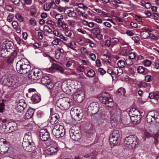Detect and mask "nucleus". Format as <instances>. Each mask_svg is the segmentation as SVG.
Returning <instances> with one entry per match:
<instances>
[{"instance_id": "nucleus-1", "label": "nucleus", "mask_w": 159, "mask_h": 159, "mask_svg": "<svg viewBox=\"0 0 159 159\" xmlns=\"http://www.w3.org/2000/svg\"><path fill=\"white\" fill-rule=\"evenodd\" d=\"M16 68L18 73L24 75L30 71L31 66L27 59H21L17 63Z\"/></svg>"}, {"instance_id": "nucleus-2", "label": "nucleus", "mask_w": 159, "mask_h": 159, "mask_svg": "<svg viewBox=\"0 0 159 159\" xmlns=\"http://www.w3.org/2000/svg\"><path fill=\"white\" fill-rule=\"evenodd\" d=\"M72 103L71 100L67 97H63L58 99L56 102L57 107L62 110L68 109Z\"/></svg>"}, {"instance_id": "nucleus-3", "label": "nucleus", "mask_w": 159, "mask_h": 159, "mask_svg": "<svg viewBox=\"0 0 159 159\" xmlns=\"http://www.w3.org/2000/svg\"><path fill=\"white\" fill-rule=\"evenodd\" d=\"M138 141L136 137L130 135L125 138L124 141V144L130 149H134L138 145Z\"/></svg>"}, {"instance_id": "nucleus-4", "label": "nucleus", "mask_w": 159, "mask_h": 159, "mask_svg": "<svg viewBox=\"0 0 159 159\" xmlns=\"http://www.w3.org/2000/svg\"><path fill=\"white\" fill-rule=\"evenodd\" d=\"M147 122L150 124L159 123V112L156 111L149 112L146 117Z\"/></svg>"}, {"instance_id": "nucleus-5", "label": "nucleus", "mask_w": 159, "mask_h": 159, "mask_svg": "<svg viewBox=\"0 0 159 159\" xmlns=\"http://www.w3.org/2000/svg\"><path fill=\"white\" fill-rule=\"evenodd\" d=\"M80 128L77 126H72L70 129V137L72 139L77 141L81 138V135L80 134Z\"/></svg>"}, {"instance_id": "nucleus-6", "label": "nucleus", "mask_w": 159, "mask_h": 159, "mask_svg": "<svg viewBox=\"0 0 159 159\" xmlns=\"http://www.w3.org/2000/svg\"><path fill=\"white\" fill-rule=\"evenodd\" d=\"M43 75V72L39 69L32 70L28 75V78L31 80H38L41 78Z\"/></svg>"}, {"instance_id": "nucleus-7", "label": "nucleus", "mask_w": 159, "mask_h": 159, "mask_svg": "<svg viewBox=\"0 0 159 159\" xmlns=\"http://www.w3.org/2000/svg\"><path fill=\"white\" fill-rule=\"evenodd\" d=\"M52 132L54 136L57 138L63 137L65 134V130L64 127L59 125L54 126Z\"/></svg>"}, {"instance_id": "nucleus-8", "label": "nucleus", "mask_w": 159, "mask_h": 159, "mask_svg": "<svg viewBox=\"0 0 159 159\" xmlns=\"http://www.w3.org/2000/svg\"><path fill=\"white\" fill-rule=\"evenodd\" d=\"M102 96L99 98V100L102 103L107 106L111 107L113 105V99L111 98L109 95L107 93H105Z\"/></svg>"}, {"instance_id": "nucleus-9", "label": "nucleus", "mask_w": 159, "mask_h": 159, "mask_svg": "<svg viewBox=\"0 0 159 159\" xmlns=\"http://www.w3.org/2000/svg\"><path fill=\"white\" fill-rule=\"evenodd\" d=\"M51 147L44 151V154L46 155H50L56 153L58 150V146L55 141H52Z\"/></svg>"}, {"instance_id": "nucleus-10", "label": "nucleus", "mask_w": 159, "mask_h": 159, "mask_svg": "<svg viewBox=\"0 0 159 159\" xmlns=\"http://www.w3.org/2000/svg\"><path fill=\"white\" fill-rule=\"evenodd\" d=\"M99 105L96 102H93L90 104L88 108V114L92 116L96 114L99 111Z\"/></svg>"}, {"instance_id": "nucleus-11", "label": "nucleus", "mask_w": 159, "mask_h": 159, "mask_svg": "<svg viewBox=\"0 0 159 159\" xmlns=\"http://www.w3.org/2000/svg\"><path fill=\"white\" fill-rule=\"evenodd\" d=\"M6 84L7 86L13 87L15 88H17L19 85L18 80L15 76H11L7 78Z\"/></svg>"}, {"instance_id": "nucleus-12", "label": "nucleus", "mask_w": 159, "mask_h": 159, "mask_svg": "<svg viewBox=\"0 0 159 159\" xmlns=\"http://www.w3.org/2000/svg\"><path fill=\"white\" fill-rule=\"evenodd\" d=\"M22 145L24 149L28 152H32L35 149V146L33 142L31 143L22 142Z\"/></svg>"}, {"instance_id": "nucleus-13", "label": "nucleus", "mask_w": 159, "mask_h": 159, "mask_svg": "<svg viewBox=\"0 0 159 159\" xmlns=\"http://www.w3.org/2000/svg\"><path fill=\"white\" fill-rule=\"evenodd\" d=\"M40 139L43 141L47 140L49 138L50 134L48 131L45 129L40 130L39 133Z\"/></svg>"}, {"instance_id": "nucleus-14", "label": "nucleus", "mask_w": 159, "mask_h": 159, "mask_svg": "<svg viewBox=\"0 0 159 159\" xmlns=\"http://www.w3.org/2000/svg\"><path fill=\"white\" fill-rule=\"evenodd\" d=\"M111 119L114 121H116L120 117L119 112L116 108L114 109L111 110L110 112Z\"/></svg>"}, {"instance_id": "nucleus-15", "label": "nucleus", "mask_w": 159, "mask_h": 159, "mask_svg": "<svg viewBox=\"0 0 159 159\" xmlns=\"http://www.w3.org/2000/svg\"><path fill=\"white\" fill-rule=\"evenodd\" d=\"M74 98L77 102L79 103L81 102L84 99V92L82 91H77L74 95Z\"/></svg>"}, {"instance_id": "nucleus-16", "label": "nucleus", "mask_w": 159, "mask_h": 159, "mask_svg": "<svg viewBox=\"0 0 159 159\" xmlns=\"http://www.w3.org/2000/svg\"><path fill=\"white\" fill-rule=\"evenodd\" d=\"M56 7V5L54 1H52L49 3H45L43 5V9L45 11H49L52 8H55Z\"/></svg>"}, {"instance_id": "nucleus-17", "label": "nucleus", "mask_w": 159, "mask_h": 159, "mask_svg": "<svg viewBox=\"0 0 159 159\" xmlns=\"http://www.w3.org/2000/svg\"><path fill=\"white\" fill-rule=\"evenodd\" d=\"M11 52L2 47L0 50V54L1 57L3 58L7 57L10 55Z\"/></svg>"}, {"instance_id": "nucleus-18", "label": "nucleus", "mask_w": 159, "mask_h": 159, "mask_svg": "<svg viewBox=\"0 0 159 159\" xmlns=\"http://www.w3.org/2000/svg\"><path fill=\"white\" fill-rule=\"evenodd\" d=\"M3 48H5L8 50L11 51V48L13 47V43L12 42L7 40L4 42L2 45Z\"/></svg>"}, {"instance_id": "nucleus-19", "label": "nucleus", "mask_w": 159, "mask_h": 159, "mask_svg": "<svg viewBox=\"0 0 159 159\" xmlns=\"http://www.w3.org/2000/svg\"><path fill=\"white\" fill-rule=\"evenodd\" d=\"M34 109L30 108L25 114V119H28L31 118L34 114Z\"/></svg>"}, {"instance_id": "nucleus-20", "label": "nucleus", "mask_w": 159, "mask_h": 159, "mask_svg": "<svg viewBox=\"0 0 159 159\" xmlns=\"http://www.w3.org/2000/svg\"><path fill=\"white\" fill-rule=\"evenodd\" d=\"M41 98L40 95L38 94L35 93L33 94L31 97V100L34 103H39L41 100Z\"/></svg>"}, {"instance_id": "nucleus-21", "label": "nucleus", "mask_w": 159, "mask_h": 159, "mask_svg": "<svg viewBox=\"0 0 159 159\" xmlns=\"http://www.w3.org/2000/svg\"><path fill=\"white\" fill-rule=\"evenodd\" d=\"M33 142L32 137V134L30 132L26 133L23 138V142L31 143Z\"/></svg>"}, {"instance_id": "nucleus-22", "label": "nucleus", "mask_w": 159, "mask_h": 159, "mask_svg": "<svg viewBox=\"0 0 159 159\" xmlns=\"http://www.w3.org/2000/svg\"><path fill=\"white\" fill-rule=\"evenodd\" d=\"M59 119V115L57 114H54L51 116L50 122L52 125L56 124L58 121Z\"/></svg>"}, {"instance_id": "nucleus-23", "label": "nucleus", "mask_w": 159, "mask_h": 159, "mask_svg": "<svg viewBox=\"0 0 159 159\" xmlns=\"http://www.w3.org/2000/svg\"><path fill=\"white\" fill-rule=\"evenodd\" d=\"M50 69H52L58 70L61 73H63L64 70L63 69L61 66L55 63H53Z\"/></svg>"}, {"instance_id": "nucleus-24", "label": "nucleus", "mask_w": 159, "mask_h": 159, "mask_svg": "<svg viewBox=\"0 0 159 159\" xmlns=\"http://www.w3.org/2000/svg\"><path fill=\"white\" fill-rule=\"evenodd\" d=\"M75 114V119L78 120H80L81 119L83 116V113L80 112L79 109H77L74 111Z\"/></svg>"}, {"instance_id": "nucleus-25", "label": "nucleus", "mask_w": 159, "mask_h": 159, "mask_svg": "<svg viewBox=\"0 0 159 159\" xmlns=\"http://www.w3.org/2000/svg\"><path fill=\"white\" fill-rule=\"evenodd\" d=\"M149 97L151 99H154L157 101L159 99V93L154 92L150 93L149 94Z\"/></svg>"}, {"instance_id": "nucleus-26", "label": "nucleus", "mask_w": 159, "mask_h": 159, "mask_svg": "<svg viewBox=\"0 0 159 159\" xmlns=\"http://www.w3.org/2000/svg\"><path fill=\"white\" fill-rule=\"evenodd\" d=\"M109 141L111 145L114 146L117 145L120 141L119 138L110 137Z\"/></svg>"}, {"instance_id": "nucleus-27", "label": "nucleus", "mask_w": 159, "mask_h": 159, "mask_svg": "<svg viewBox=\"0 0 159 159\" xmlns=\"http://www.w3.org/2000/svg\"><path fill=\"white\" fill-rule=\"evenodd\" d=\"M131 121L135 125L137 123H139L140 122V116H138L134 117H130Z\"/></svg>"}, {"instance_id": "nucleus-28", "label": "nucleus", "mask_w": 159, "mask_h": 159, "mask_svg": "<svg viewBox=\"0 0 159 159\" xmlns=\"http://www.w3.org/2000/svg\"><path fill=\"white\" fill-rule=\"evenodd\" d=\"M17 129V125L15 122H13L11 123V126L9 128L8 133L12 132ZM7 131H8L7 130Z\"/></svg>"}, {"instance_id": "nucleus-29", "label": "nucleus", "mask_w": 159, "mask_h": 159, "mask_svg": "<svg viewBox=\"0 0 159 159\" xmlns=\"http://www.w3.org/2000/svg\"><path fill=\"white\" fill-rule=\"evenodd\" d=\"M120 68H117V67H114V75H117L120 76L122 75L123 73L122 69Z\"/></svg>"}, {"instance_id": "nucleus-30", "label": "nucleus", "mask_w": 159, "mask_h": 159, "mask_svg": "<svg viewBox=\"0 0 159 159\" xmlns=\"http://www.w3.org/2000/svg\"><path fill=\"white\" fill-rule=\"evenodd\" d=\"M67 14L69 17H71L73 19H76L77 18V14L74 11H72L70 10H69Z\"/></svg>"}, {"instance_id": "nucleus-31", "label": "nucleus", "mask_w": 159, "mask_h": 159, "mask_svg": "<svg viewBox=\"0 0 159 159\" xmlns=\"http://www.w3.org/2000/svg\"><path fill=\"white\" fill-rule=\"evenodd\" d=\"M50 80L49 77L47 76H43L41 77V82L44 85H46L47 83L50 82Z\"/></svg>"}, {"instance_id": "nucleus-32", "label": "nucleus", "mask_w": 159, "mask_h": 159, "mask_svg": "<svg viewBox=\"0 0 159 159\" xmlns=\"http://www.w3.org/2000/svg\"><path fill=\"white\" fill-rule=\"evenodd\" d=\"M60 90V89L58 87H55V88H53L52 89L51 91V93L52 96L54 97H55L59 93Z\"/></svg>"}, {"instance_id": "nucleus-33", "label": "nucleus", "mask_w": 159, "mask_h": 159, "mask_svg": "<svg viewBox=\"0 0 159 159\" xmlns=\"http://www.w3.org/2000/svg\"><path fill=\"white\" fill-rule=\"evenodd\" d=\"M150 35V34L147 31H141L140 33L141 37L142 39H146Z\"/></svg>"}, {"instance_id": "nucleus-34", "label": "nucleus", "mask_w": 159, "mask_h": 159, "mask_svg": "<svg viewBox=\"0 0 159 159\" xmlns=\"http://www.w3.org/2000/svg\"><path fill=\"white\" fill-rule=\"evenodd\" d=\"M65 35L70 37V38H74V34L72 30H68L66 31L65 32Z\"/></svg>"}, {"instance_id": "nucleus-35", "label": "nucleus", "mask_w": 159, "mask_h": 159, "mask_svg": "<svg viewBox=\"0 0 159 159\" xmlns=\"http://www.w3.org/2000/svg\"><path fill=\"white\" fill-rule=\"evenodd\" d=\"M65 45L68 48H69L73 50H74V48L75 46V43L73 41H71L70 42L68 43L65 44Z\"/></svg>"}, {"instance_id": "nucleus-36", "label": "nucleus", "mask_w": 159, "mask_h": 159, "mask_svg": "<svg viewBox=\"0 0 159 159\" xmlns=\"http://www.w3.org/2000/svg\"><path fill=\"white\" fill-rule=\"evenodd\" d=\"M55 18L58 21V25H60L62 20L63 19V16L60 14H57L56 15Z\"/></svg>"}, {"instance_id": "nucleus-37", "label": "nucleus", "mask_w": 159, "mask_h": 159, "mask_svg": "<svg viewBox=\"0 0 159 159\" xmlns=\"http://www.w3.org/2000/svg\"><path fill=\"white\" fill-rule=\"evenodd\" d=\"M17 105L23 107L24 108H25L26 107V105L25 103V100L24 99H21L19 101L17 102Z\"/></svg>"}, {"instance_id": "nucleus-38", "label": "nucleus", "mask_w": 159, "mask_h": 159, "mask_svg": "<svg viewBox=\"0 0 159 159\" xmlns=\"http://www.w3.org/2000/svg\"><path fill=\"white\" fill-rule=\"evenodd\" d=\"M125 62L123 60H120L117 62L118 66L120 68H124L125 67Z\"/></svg>"}, {"instance_id": "nucleus-39", "label": "nucleus", "mask_w": 159, "mask_h": 159, "mask_svg": "<svg viewBox=\"0 0 159 159\" xmlns=\"http://www.w3.org/2000/svg\"><path fill=\"white\" fill-rule=\"evenodd\" d=\"M25 108L23 107H21L20 106L16 105V106L15 107V110L18 113H21L24 111Z\"/></svg>"}, {"instance_id": "nucleus-40", "label": "nucleus", "mask_w": 159, "mask_h": 159, "mask_svg": "<svg viewBox=\"0 0 159 159\" xmlns=\"http://www.w3.org/2000/svg\"><path fill=\"white\" fill-rule=\"evenodd\" d=\"M95 75V72L92 69L89 70L87 73V76L89 77H93Z\"/></svg>"}, {"instance_id": "nucleus-41", "label": "nucleus", "mask_w": 159, "mask_h": 159, "mask_svg": "<svg viewBox=\"0 0 159 159\" xmlns=\"http://www.w3.org/2000/svg\"><path fill=\"white\" fill-rule=\"evenodd\" d=\"M129 52V49L127 48H125L122 50L121 52V54L124 56H126L127 55Z\"/></svg>"}, {"instance_id": "nucleus-42", "label": "nucleus", "mask_w": 159, "mask_h": 159, "mask_svg": "<svg viewBox=\"0 0 159 159\" xmlns=\"http://www.w3.org/2000/svg\"><path fill=\"white\" fill-rule=\"evenodd\" d=\"M147 86V83L144 81H142L138 84V86L140 88H145Z\"/></svg>"}, {"instance_id": "nucleus-43", "label": "nucleus", "mask_w": 159, "mask_h": 159, "mask_svg": "<svg viewBox=\"0 0 159 159\" xmlns=\"http://www.w3.org/2000/svg\"><path fill=\"white\" fill-rule=\"evenodd\" d=\"M16 18L19 21L21 22L23 21L24 19L19 13H17L15 15Z\"/></svg>"}, {"instance_id": "nucleus-44", "label": "nucleus", "mask_w": 159, "mask_h": 159, "mask_svg": "<svg viewBox=\"0 0 159 159\" xmlns=\"http://www.w3.org/2000/svg\"><path fill=\"white\" fill-rule=\"evenodd\" d=\"M43 29L45 31L48 33H51L52 32V30L47 25L44 26Z\"/></svg>"}, {"instance_id": "nucleus-45", "label": "nucleus", "mask_w": 159, "mask_h": 159, "mask_svg": "<svg viewBox=\"0 0 159 159\" xmlns=\"http://www.w3.org/2000/svg\"><path fill=\"white\" fill-rule=\"evenodd\" d=\"M153 79V77L150 75H147L145 77V80L146 82H150Z\"/></svg>"}, {"instance_id": "nucleus-46", "label": "nucleus", "mask_w": 159, "mask_h": 159, "mask_svg": "<svg viewBox=\"0 0 159 159\" xmlns=\"http://www.w3.org/2000/svg\"><path fill=\"white\" fill-rule=\"evenodd\" d=\"M105 45L108 47H111V48H112L113 47V45L111 43V40H106Z\"/></svg>"}, {"instance_id": "nucleus-47", "label": "nucleus", "mask_w": 159, "mask_h": 159, "mask_svg": "<svg viewBox=\"0 0 159 159\" xmlns=\"http://www.w3.org/2000/svg\"><path fill=\"white\" fill-rule=\"evenodd\" d=\"M92 31L93 34L95 35L100 33V30L98 28H93V29Z\"/></svg>"}, {"instance_id": "nucleus-48", "label": "nucleus", "mask_w": 159, "mask_h": 159, "mask_svg": "<svg viewBox=\"0 0 159 159\" xmlns=\"http://www.w3.org/2000/svg\"><path fill=\"white\" fill-rule=\"evenodd\" d=\"M117 92L118 93H120L121 94H124L125 93V91L124 88H120L117 90Z\"/></svg>"}, {"instance_id": "nucleus-49", "label": "nucleus", "mask_w": 159, "mask_h": 159, "mask_svg": "<svg viewBox=\"0 0 159 159\" xmlns=\"http://www.w3.org/2000/svg\"><path fill=\"white\" fill-rule=\"evenodd\" d=\"M30 24L33 26L36 25L37 22L34 18H31L30 20Z\"/></svg>"}, {"instance_id": "nucleus-50", "label": "nucleus", "mask_w": 159, "mask_h": 159, "mask_svg": "<svg viewBox=\"0 0 159 159\" xmlns=\"http://www.w3.org/2000/svg\"><path fill=\"white\" fill-rule=\"evenodd\" d=\"M14 16L13 14H10L8 16L7 18V20L9 22H11L13 20V18Z\"/></svg>"}, {"instance_id": "nucleus-51", "label": "nucleus", "mask_w": 159, "mask_h": 159, "mask_svg": "<svg viewBox=\"0 0 159 159\" xmlns=\"http://www.w3.org/2000/svg\"><path fill=\"white\" fill-rule=\"evenodd\" d=\"M132 59L129 58L125 60V63L128 65H131L133 63Z\"/></svg>"}, {"instance_id": "nucleus-52", "label": "nucleus", "mask_w": 159, "mask_h": 159, "mask_svg": "<svg viewBox=\"0 0 159 159\" xmlns=\"http://www.w3.org/2000/svg\"><path fill=\"white\" fill-rule=\"evenodd\" d=\"M136 57L135 53L134 52H131L129 54V58L132 59H134Z\"/></svg>"}, {"instance_id": "nucleus-53", "label": "nucleus", "mask_w": 159, "mask_h": 159, "mask_svg": "<svg viewBox=\"0 0 159 159\" xmlns=\"http://www.w3.org/2000/svg\"><path fill=\"white\" fill-rule=\"evenodd\" d=\"M60 42V39L58 38H56L54 39L52 42V44L53 45H57L59 44V43Z\"/></svg>"}, {"instance_id": "nucleus-54", "label": "nucleus", "mask_w": 159, "mask_h": 159, "mask_svg": "<svg viewBox=\"0 0 159 159\" xmlns=\"http://www.w3.org/2000/svg\"><path fill=\"white\" fill-rule=\"evenodd\" d=\"M112 134H113L114 136L115 135V136H116V137H117L118 138H119V137L120 136V134L119 131L118 130H113L112 131Z\"/></svg>"}, {"instance_id": "nucleus-55", "label": "nucleus", "mask_w": 159, "mask_h": 159, "mask_svg": "<svg viewBox=\"0 0 159 159\" xmlns=\"http://www.w3.org/2000/svg\"><path fill=\"white\" fill-rule=\"evenodd\" d=\"M151 64V61L150 60H145L143 62L144 65L146 66H149Z\"/></svg>"}, {"instance_id": "nucleus-56", "label": "nucleus", "mask_w": 159, "mask_h": 159, "mask_svg": "<svg viewBox=\"0 0 159 159\" xmlns=\"http://www.w3.org/2000/svg\"><path fill=\"white\" fill-rule=\"evenodd\" d=\"M138 72L139 73H143L144 71V68L141 66H139L137 68Z\"/></svg>"}, {"instance_id": "nucleus-57", "label": "nucleus", "mask_w": 159, "mask_h": 159, "mask_svg": "<svg viewBox=\"0 0 159 159\" xmlns=\"http://www.w3.org/2000/svg\"><path fill=\"white\" fill-rule=\"evenodd\" d=\"M111 43L113 45V46L115 45L118 41L119 40L117 39L116 38H113L111 39Z\"/></svg>"}, {"instance_id": "nucleus-58", "label": "nucleus", "mask_w": 159, "mask_h": 159, "mask_svg": "<svg viewBox=\"0 0 159 159\" xmlns=\"http://www.w3.org/2000/svg\"><path fill=\"white\" fill-rule=\"evenodd\" d=\"M45 85L46 86L47 88L49 89H51L53 87V84L51 82V80H50V82L47 83Z\"/></svg>"}, {"instance_id": "nucleus-59", "label": "nucleus", "mask_w": 159, "mask_h": 159, "mask_svg": "<svg viewBox=\"0 0 159 159\" xmlns=\"http://www.w3.org/2000/svg\"><path fill=\"white\" fill-rule=\"evenodd\" d=\"M132 38L134 42L136 43H138L140 39L139 37L137 36H133Z\"/></svg>"}, {"instance_id": "nucleus-60", "label": "nucleus", "mask_w": 159, "mask_h": 159, "mask_svg": "<svg viewBox=\"0 0 159 159\" xmlns=\"http://www.w3.org/2000/svg\"><path fill=\"white\" fill-rule=\"evenodd\" d=\"M36 91V90L34 89L31 88L30 89L28 90V93H27L26 94V96L28 97H29V96H30V94L32 92H34Z\"/></svg>"}, {"instance_id": "nucleus-61", "label": "nucleus", "mask_w": 159, "mask_h": 159, "mask_svg": "<svg viewBox=\"0 0 159 159\" xmlns=\"http://www.w3.org/2000/svg\"><path fill=\"white\" fill-rule=\"evenodd\" d=\"M24 128L27 130H29L32 129V126L31 124H29L24 126Z\"/></svg>"}, {"instance_id": "nucleus-62", "label": "nucleus", "mask_w": 159, "mask_h": 159, "mask_svg": "<svg viewBox=\"0 0 159 159\" xmlns=\"http://www.w3.org/2000/svg\"><path fill=\"white\" fill-rule=\"evenodd\" d=\"M135 113V114H132L131 113L130 114H129V116H130V117H134V116H140V113L138 110H136Z\"/></svg>"}, {"instance_id": "nucleus-63", "label": "nucleus", "mask_w": 159, "mask_h": 159, "mask_svg": "<svg viewBox=\"0 0 159 159\" xmlns=\"http://www.w3.org/2000/svg\"><path fill=\"white\" fill-rule=\"evenodd\" d=\"M142 4L144 5L145 7L147 8H149L151 6V4L150 3L147 2L145 3L144 1L143 2Z\"/></svg>"}, {"instance_id": "nucleus-64", "label": "nucleus", "mask_w": 159, "mask_h": 159, "mask_svg": "<svg viewBox=\"0 0 159 159\" xmlns=\"http://www.w3.org/2000/svg\"><path fill=\"white\" fill-rule=\"evenodd\" d=\"M142 157L140 153H138L133 157L132 159H141Z\"/></svg>"}]
</instances>
